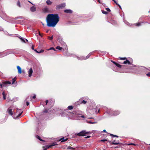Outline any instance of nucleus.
<instances>
[{"mask_svg": "<svg viewBox=\"0 0 150 150\" xmlns=\"http://www.w3.org/2000/svg\"><path fill=\"white\" fill-rule=\"evenodd\" d=\"M56 48L57 49L61 50L62 49V47H60L59 46H57L56 47Z\"/></svg>", "mask_w": 150, "mask_h": 150, "instance_id": "30", "label": "nucleus"}, {"mask_svg": "<svg viewBox=\"0 0 150 150\" xmlns=\"http://www.w3.org/2000/svg\"><path fill=\"white\" fill-rule=\"evenodd\" d=\"M114 64H115L116 65V64H117V63H116V62H114V61H112Z\"/></svg>", "mask_w": 150, "mask_h": 150, "instance_id": "55", "label": "nucleus"}, {"mask_svg": "<svg viewBox=\"0 0 150 150\" xmlns=\"http://www.w3.org/2000/svg\"><path fill=\"white\" fill-rule=\"evenodd\" d=\"M67 140V138H66V139H64V137H63L61 138L60 139V140L61 141V142H63L66 141Z\"/></svg>", "mask_w": 150, "mask_h": 150, "instance_id": "20", "label": "nucleus"}, {"mask_svg": "<svg viewBox=\"0 0 150 150\" xmlns=\"http://www.w3.org/2000/svg\"><path fill=\"white\" fill-rule=\"evenodd\" d=\"M16 79H17V78H16V77H15L14 78H13L12 79V84H14V82L16 81Z\"/></svg>", "mask_w": 150, "mask_h": 150, "instance_id": "24", "label": "nucleus"}, {"mask_svg": "<svg viewBox=\"0 0 150 150\" xmlns=\"http://www.w3.org/2000/svg\"><path fill=\"white\" fill-rule=\"evenodd\" d=\"M67 149H71V150H74V148L70 146H69L68 147H67Z\"/></svg>", "mask_w": 150, "mask_h": 150, "instance_id": "33", "label": "nucleus"}, {"mask_svg": "<svg viewBox=\"0 0 150 150\" xmlns=\"http://www.w3.org/2000/svg\"><path fill=\"white\" fill-rule=\"evenodd\" d=\"M81 117L83 118H85V117L84 115H81Z\"/></svg>", "mask_w": 150, "mask_h": 150, "instance_id": "58", "label": "nucleus"}, {"mask_svg": "<svg viewBox=\"0 0 150 150\" xmlns=\"http://www.w3.org/2000/svg\"><path fill=\"white\" fill-rule=\"evenodd\" d=\"M48 100H47L46 101L45 103H46V105H47V103H48Z\"/></svg>", "mask_w": 150, "mask_h": 150, "instance_id": "54", "label": "nucleus"}, {"mask_svg": "<svg viewBox=\"0 0 150 150\" xmlns=\"http://www.w3.org/2000/svg\"><path fill=\"white\" fill-rule=\"evenodd\" d=\"M146 75H147V76L148 77H150V72L146 74Z\"/></svg>", "mask_w": 150, "mask_h": 150, "instance_id": "46", "label": "nucleus"}, {"mask_svg": "<svg viewBox=\"0 0 150 150\" xmlns=\"http://www.w3.org/2000/svg\"><path fill=\"white\" fill-rule=\"evenodd\" d=\"M106 10L108 11H110V8H106Z\"/></svg>", "mask_w": 150, "mask_h": 150, "instance_id": "44", "label": "nucleus"}, {"mask_svg": "<svg viewBox=\"0 0 150 150\" xmlns=\"http://www.w3.org/2000/svg\"><path fill=\"white\" fill-rule=\"evenodd\" d=\"M128 145H134V146H136V144H133V143H130V144H128Z\"/></svg>", "mask_w": 150, "mask_h": 150, "instance_id": "43", "label": "nucleus"}, {"mask_svg": "<svg viewBox=\"0 0 150 150\" xmlns=\"http://www.w3.org/2000/svg\"><path fill=\"white\" fill-rule=\"evenodd\" d=\"M60 8H61V7L60 5L57 6H56V9H58Z\"/></svg>", "mask_w": 150, "mask_h": 150, "instance_id": "32", "label": "nucleus"}, {"mask_svg": "<svg viewBox=\"0 0 150 150\" xmlns=\"http://www.w3.org/2000/svg\"><path fill=\"white\" fill-rule=\"evenodd\" d=\"M57 145V143L56 142H54L52 144L50 145H49V146H48V147H51V146H55V145Z\"/></svg>", "mask_w": 150, "mask_h": 150, "instance_id": "23", "label": "nucleus"}, {"mask_svg": "<svg viewBox=\"0 0 150 150\" xmlns=\"http://www.w3.org/2000/svg\"><path fill=\"white\" fill-rule=\"evenodd\" d=\"M107 113L110 115L115 116L119 114L120 112L118 111L113 112L111 109H108L107 111Z\"/></svg>", "mask_w": 150, "mask_h": 150, "instance_id": "3", "label": "nucleus"}, {"mask_svg": "<svg viewBox=\"0 0 150 150\" xmlns=\"http://www.w3.org/2000/svg\"><path fill=\"white\" fill-rule=\"evenodd\" d=\"M110 135L111 136H112V137H118V136H117V135H114L112 134H110Z\"/></svg>", "mask_w": 150, "mask_h": 150, "instance_id": "40", "label": "nucleus"}, {"mask_svg": "<svg viewBox=\"0 0 150 150\" xmlns=\"http://www.w3.org/2000/svg\"><path fill=\"white\" fill-rule=\"evenodd\" d=\"M2 95H3V98L4 100H5L6 99V95H5L4 92V91L2 93Z\"/></svg>", "mask_w": 150, "mask_h": 150, "instance_id": "26", "label": "nucleus"}, {"mask_svg": "<svg viewBox=\"0 0 150 150\" xmlns=\"http://www.w3.org/2000/svg\"><path fill=\"white\" fill-rule=\"evenodd\" d=\"M23 17L22 16H19L17 18H20V19H23Z\"/></svg>", "mask_w": 150, "mask_h": 150, "instance_id": "48", "label": "nucleus"}, {"mask_svg": "<svg viewBox=\"0 0 150 150\" xmlns=\"http://www.w3.org/2000/svg\"><path fill=\"white\" fill-rule=\"evenodd\" d=\"M17 68L18 69V71L19 74H21V68L18 66H17Z\"/></svg>", "mask_w": 150, "mask_h": 150, "instance_id": "12", "label": "nucleus"}, {"mask_svg": "<svg viewBox=\"0 0 150 150\" xmlns=\"http://www.w3.org/2000/svg\"><path fill=\"white\" fill-rule=\"evenodd\" d=\"M60 5L61 7V8H62L64 7L65 6V3H64L62 4H60Z\"/></svg>", "mask_w": 150, "mask_h": 150, "instance_id": "29", "label": "nucleus"}, {"mask_svg": "<svg viewBox=\"0 0 150 150\" xmlns=\"http://www.w3.org/2000/svg\"><path fill=\"white\" fill-rule=\"evenodd\" d=\"M71 113L70 112H68V114H67V115H69L70 114H71Z\"/></svg>", "mask_w": 150, "mask_h": 150, "instance_id": "56", "label": "nucleus"}, {"mask_svg": "<svg viewBox=\"0 0 150 150\" xmlns=\"http://www.w3.org/2000/svg\"><path fill=\"white\" fill-rule=\"evenodd\" d=\"M3 30V28L1 27H0V31Z\"/></svg>", "mask_w": 150, "mask_h": 150, "instance_id": "52", "label": "nucleus"}, {"mask_svg": "<svg viewBox=\"0 0 150 150\" xmlns=\"http://www.w3.org/2000/svg\"><path fill=\"white\" fill-rule=\"evenodd\" d=\"M118 6H119V7L120 8H121V6H120V5H119L118 4V5H117Z\"/></svg>", "mask_w": 150, "mask_h": 150, "instance_id": "62", "label": "nucleus"}, {"mask_svg": "<svg viewBox=\"0 0 150 150\" xmlns=\"http://www.w3.org/2000/svg\"><path fill=\"white\" fill-rule=\"evenodd\" d=\"M123 63L124 64H131L130 62L128 60H127L126 61L124 62Z\"/></svg>", "mask_w": 150, "mask_h": 150, "instance_id": "13", "label": "nucleus"}, {"mask_svg": "<svg viewBox=\"0 0 150 150\" xmlns=\"http://www.w3.org/2000/svg\"><path fill=\"white\" fill-rule=\"evenodd\" d=\"M81 113H82V112L81 111H79L77 112H76V113L75 115L76 116H78L79 117H80V116L79 115H81Z\"/></svg>", "mask_w": 150, "mask_h": 150, "instance_id": "14", "label": "nucleus"}, {"mask_svg": "<svg viewBox=\"0 0 150 150\" xmlns=\"http://www.w3.org/2000/svg\"><path fill=\"white\" fill-rule=\"evenodd\" d=\"M112 0L115 3V4H116L117 5H118V3H117V1H116L115 0Z\"/></svg>", "mask_w": 150, "mask_h": 150, "instance_id": "45", "label": "nucleus"}, {"mask_svg": "<svg viewBox=\"0 0 150 150\" xmlns=\"http://www.w3.org/2000/svg\"><path fill=\"white\" fill-rule=\"evenodd\" d=\"M73 106H69L68 107V108L69 110H71L73 109Z\"/></svg>", "mask_w": 150, "mask_h": 150, "instance_id": "31", "label": "nucleus"}, {"mask_svg": "<svg viewBox=\"0 0 150 150\" xmlns=\"http://www.w3.org/2000/svg\"><path fill=\"white\" fill-rule=\"evenodd\" d=\"M39 35L40 36H41L42 37V36L41 35V34L40 33V32H39Z\"/></svg>", "mask_w": 150, "mask_h": 150, "instance_id": "60", "label": "nucleus"}, {"mask_svg": "<svg viewBox=\"0 0 150 150\" xmlns=\"http://www.w3.org/2000/svg\"><path fill=\"white\" fill-rule=\"evenodd\" d=\"M124 22L127 25H130V24L127 21H124Z\"/></svg>", "mask_w": 150, "mask_h": 150, "instance_id": "38", "label": "nucleus"}, {"mask_svg": "<svg viewBox=\"0 0 150 150\" xmlns=\"http://www.w3.org/2000/svg\"><path fill=\"white\" fill-rule=\"evenodd\" d=\"M35 51L37 53H38V51H37L36 50H35Z\"/></svg>", "mask_w": 150, "mask_h": 150, "instance_id": "64", "label": "nucleus"}, {"mask_svg": "<svg viewBox=\"0 0 150 150\" xmlns=\"http://www.w3.org/2000/svg\"><path fill=\"white\" fill-rule=\"evenodd\" d=\"M107 139H102L101 140V142H104L105 141H107Z\"/></svg>", "mask_w": 150, "mask_h": 150, "instance_id": "47", "label": "nucleus"}, {"mask_svg": "<svg viewBox=\"0 0 150 150\" xmlns=\"http://www.w3.org/2000/svg\"><path fill=\"white\" fill-rule=\"evenodd\" d=\"M7 112L11 116H12L14 112L13 109H12L11 108H9L7 110Z\"/></svg>", "mask_w": 150, "mask_h": 150, "instance_id": "5", "label": "nucleus"}, {"mask_svg": "<svg viewBox=\"0 0 150 150\" xmlns=\"http://www.w3.org/2000/svg\"><path fill=\"white\" fill-rule=\"evenodd\" d=\"M92 52H91L89 54H88L87 56L86 57H78V56H76L77 58L79 60H82L83 59H86L88 58L92 54Z\"/></svg>", "mask_w": 150, "mask_h": 150, "instance_id": "4", "label": "nucleus"}, {"mask_svg": "<svg viewBox=\"0 0 150 150\" xmlns=\"http://www.w3.org/2000/svg\"><path fill=\"white\" fill-rule=\"evenodd\" d=\"M54 103V101L53 100H51L50 102V103L51 105V107H52Z\"/></svg>", "mask_w": 150, "mask_h": 150, "instance_id": "19", "label": "nucleus"}, {"mask_svg": "<svg viewBox=\"0 0 150 150\" xmlns=\"http://www.w3.org/2000/svg\"><path fill=\"white\" fill-rule=\"evenodd\" d=\"M12 53V52H11V51L9 52H8V53H7V54H6V55H8V54H10V53Z\"/></svg>", "mask_w": 150, "mask_h": 150, "instance_id": "49", "label": "nucleus"}, {"mask_svg": "<svg viewBox=\"0 0 150 150\" xmlns=\"http://www.w3.org/2000/svg\"><path fill=\"white\" fill-rule=\"evenodd\" d=\"M11 82L9 81H6L5 82H3V86L4 87H6L7 84H11Z\"/></svg>", "mask_w": 150, "mask_h": 150, "instance_id": "9", "label": "nucleus"}, {"mask_svg": "<svg viewBox=\"0 0 150 150\" xmlns=\"http://www.w3.org/2000/svg\"><path fill=\"white\" fill-rule=\"evenodd\" d=\"M47 111H48L47 110H45L44 111V112H47Z\"/></svg>", "mask_w": 150, "mask_h": 150, "instance_id": "57", "label": "nucleus"}, {"mask_svg": "<svg viewBox=\"0 0 150 150\" xmlns=\"http://www.w3.org/2000/svg\"><path fill=\"white\" fill-rule=\"evenodd\" d=\"M48 8L47 7H45L43 9V11L44 13H46L48 12Z\"/></svg>", "mask_w": 150, "mask_h": 150, "instance_id": "15", "label": "nucleus"}, {"mask_svg": "<svg viewBox=\"0 0 150 150\" xmlns=\"http://www.w3.org/2000/svg\"><path fill=\"white\" fill-rule=\"evenodd\" d=\"M36 98V95H34V96H33L32 98L33 99H35Z\"/></svg>", "mask_w": 150, "mask_h": 150, "instance_id": "50", "label": "nucleus"}, {"mask_svg": "<svg viewBox=\"0 0 150 150\" xmlns=\"http://www.w3.org/2000/svg\"><path fill=\"white\" fill-rule=\"evenodd\" d=\"M35 51L37 53H38V51H37L36 50H35Z\"/></svg>", "mask_w": 150, "mask_h": 150, "instance_id": "63", "label": "nucleus"}, {"mask_svg": "<svg viewBox=\"0 0 150 150\" xmlns=\"http://www.w3.org/2000/svg\"><path fill=\"white\" fill-rule=\"evenodd\" d=\"M33 73V69L32 68H31L30 69H29L28 70V74L29 77H31V76Z\"/></svg>", "mask_w": 150, "mask_h": 150, "instance_id": "7", "label": "nucleus"}, {"mask_svg": "<svg viewBox=\"0 0 150 150\" xmlns=\"http://www.w3.org/2000/svg\"><path fill=\"white\" fill-rule=\"evenodd\" d=\"M115 65L119 68H121V65L117 63Z\"/></svg>", "mask_w": 150, "mask_h": 150, "instance_id": "37", "label": "nucleus"}, {"mask_svg": "<svg viewBox=\"0 0 150 150\" xmlns=\"http://www.w3.org/2000/svg\"><path fill=\"white\" fill-rule=\"evenodd\" d=\"M36 138H37L39 140H40L41 141H43V142L45 141H44L43 140H42V139H41V138H40V137H39V136H38V135H37L36 136Z\"/></svg>", "mask_w": 150, "mask_h": 150, "instance_id": "27", "label": "nucleus"}, {"mask_svg": "<svg viewBox=\"0 0 150 150\" xmlns=\"http://www.w3.org/2000/svg\"><path fill=\"white\" fill-rule=\"evenodd\" d=\"M141 23H138L134 24H132V25H134L137 26H140L141 25Z\"/></svg>", "mask_w": 150, "mask_h": 150, "instance_id": "21", "label": "nucleus"}, {"mask_svg": "<svg viewBox=\"0 0 150 150\" xmlns=\"http://www.w3.org/2000/svg\"><path fill=\"white\" fill-rule=\"evenodd\" d=\"M86 101L84 100H81V99H80V100L78 102H77L76 103L78 105H80L81 103H83V104H85L86 103Z\"/></svg>", "mask_w": 150, "mask_h": 150, "instance_id": "8", "label": "nucleus"}, {"mask_svg": "<svg viewBox=\"0 0 150 150\" xmlns=\"http://www.w3.org/2000/svg\"><path fill=\"white\" fill-rule=\"evenodd\" d=\"M87 122L89 123H90V124H95L96 123V122H92L91 121H87Z\"/></svg>", "mask_w": 150, "mask_h": 150, "instance_id": "34", "label": "nucleus"}, {"mask_svg": "<svg viewBox=\"0 0 150 150\" xmlns=\"http://www.w3.org/2000/svg\"><path fill=\"white\" fill-rule=\"evenodd\" d=\"M53 50L54 51H56V50H55L54 48L53 47H51L50 48L47 50Z\"/></svg>", "mask_w": 150, "mask_h": 150, "instance_id": "35", "label": "nucleus"}, {"mask_svg": "<svg viewBox=\"0 0 150 150\" xmlns=\"http://www.w3.org/2000/svg\"><path fill=\"white\" fill-rule=\"evenodd\" d=\"M23 111L22 109H18V108H17V112H16L15 115L13 116V118L16 119L18 118L22 114V113Z\"/></svg>", "mask_w": 150, "mask_h": 150, "instance_id": "2", "label": "nucleus"}, {"mask_svg": "<svg viewBox=\"0 0 150 150\" xmlns=\"http://www.w3.org/2000/svg\"><path fill=\"white\" fill-rule=\"evenodd\" d=\"M20 38L21 39V41L23 42H25V40H26L27 42L28 41V40L26 39H24L22 38Z\"/></svg>", "mask_w": 150, "mask_h": 150, "instance_id": "18", "label": "nucleus"}, {"mask_svg": "<svg viewBox=\"0 0 150 150\" xmlns=\"http://www.w3.org/2000/svg\"><path fill=\"white\" fill-rule=\"evenodd\" d=\"M112 144L115 145H117L120 144L119 142H117L115 140L113 141Z\"/></svg>", "mask_w": 150, "mask_h": 150, "instance_id": "17", "label": "nucleus"}, {"mask_svg": "<svg viewBox=\"0 0 150 150\" xmlns=\"http://www.w3.org/2000/svg\"><path fill=\"white\" fill-rule=\"evenodd\" d=\"M46 3L48 5H50L52 4V2L50 0H48L46 1Z\"/></svg>", "mask_w": 150, "mask_h": 150, "instance_id": "16", "label": "nucleus"}, {"mask_svg": "<svg viewBox=\"0 0 150 150\" xmlns=\"http://www.w3.org/2000/svg\"><path fill=\"white\" fill-rule=\"evenodd\" d=\"M53 38V36H52L51 37H49L48 39L51 40H52Z\"/></svg>", "mask_w": 150, "mask_h": 150, "instance_id": "42", "label": "nucleus"}, {"mask_svg": "<svg viewBox=\"0 0 150 150\" xmlns=\"http://www.w3.org/2000/svg\"><path fill=\"white\" fill-rule=\"evenodd\" d=\"M44 52V50H41L40 51H38V53H40L42 52Z\"/></svg>", "mask_w": 150, "mask_h": 150, "instance_id": "39", "label": "nucleus"}, {"mask_svg": "<svg viewBox=\"0 0 150 150\" xmlns=\"http://www.w3.org/2000/svg\"><path fill=\"white\" fill-rule=\"evenodd\" d=\"M90 137V136H88L87 137H86V138H89Z\"/></svg>", "mask_w": 150, "mask_h": 150, "instance_id": "59", "label": "nucleus"}, {"mask_svg": "<svg viewBox=\"0 0 150 150\" xmlns=\"http://www.w3.org/2000/svg\"><path fill=\"white\" fill-rule=\"evenodd\" d=\"M29 103L28 102H26V105L27 106H28L29 105Z\"/></svg>", "mask_w": 150, "mask_h": 150, "instance_id": "53", "label": "nucleus"}, {"mask_svg": "<svg viewBox=\"0 0 150 150\" xmlns=\"http://www.w3.org/2000/svg\"><path fill=\"white\" fill-rule=\"evenodd\" d=\"M61 115L63 117H64L66 116L65 115V112H62L61 113H60Z\"/></svg>", "mask_w": 150, "mask_h": 150, "instance_id": "28", "label": "nucleus"}, {"mask_svg": "<svg viewBox=\"0 0 150 150\" xmlns=\"http://www.w3.org/2000/svg\"><path fill=\"white\" fill-rule=\"evenodd\" d=\"M64 12L67 13H72V11L70 9H66L64 11Z\"/></svg>", "mask_w": 150, "mask_h": 150, "instance_id": "11", "label": "nucleus"}, {"mask_svg": "<svg viewBox=\"0 0 150 150\" xmlns=\"http://www.w3.org/2000/svg\"><path fill=\"white\" fill-rule=\"evenodd\" d=\"M64 46L66 47L67 46V45H66V44L65 43H64Z\"/></svg>", "mask_w": 150, "mask_h": 150, "instance_id": "61", "label": "nucleus"}, {"mask_svg": "<svg viewBox=\"0 0 150 150\" xmlns=\"http://www.w3.org/2000/svg\"><path fill=\"white\" fill-rule=\"evenodd\" d=\"M49 146V145H47V146L44 147L43 148V150H46L47 149L50 148V147H48Z\"/></svg>", "mask_w": 150, "mask_h": 150, "instance_id": "25", "label": "nucleus"}, {"mask_svg": "<svg viewBox=\"0 0 150 150\" xmlns=\"http://www.w3.org/2000/svg\"><path fill=\"white\" fill-rule=\"evenodd\" d=\"M89 133V132H86L85 131H82L79 132V133H78L77 134V135L78 136H84L86 134H87Z\"/></svg>", "mask_w": 150, "mask_h": 150, "instance_id": "6", "label": "nucleus"}, {"mask_svg": "<svg viewBox=\"0 0 150 150\" xmlns=\"http://www.w3.org/2000/svg\"><path fill=\"white\" fill-rule=\"evenodd\" d=\"M59 20V17L57 14H49L46 18L47 25L49 27H54Z\"/></svg>", "mask_w": 150, "mask_h": 150, "instance_id": "1", "label": "nucleus"}, {"mask_svg": "<svg viewBox=\"0 0 150 150\" xmlns=\"http://www.w3.org/2000/svg\"><path fill=\"white\" fill-rule=\"evenodd\" d=\"M120 59L122 60H125L126 59V57H123V58L120 57Z\"/></svg>", "mask_w": 150, "mask_h": 150, "instance_id": "41", "label": "nucleus"}, {"mask_svg": "<svg viewBox=\"0 0 150 150\" xmlns=\"http://www.w3.org/2000/svg\"><path fill=\"white\" fill-rule=\"evenodd\" d=\"M0 86H1V88H2L3 87H4L3 86V82L2 83V84H0Z\"/></svg>", "mask_w": 150, "mask_h": 150, "instance_id": "51", "label": "nucleus"}, {"mask_svg": "<svg viewBox=\"0 0 150 150\" xmlns=\"http://www.w3.org/2000/svg\"><path fill=\"white\" fill-rule=\"evenodd\" d=\"M102 13L103 14H106L108 13L107 12L105 11H103V10L102 11Z\"/></svg>", "mask_w": 150, "mask_h": 150, "instance_id": "36", "label": "nucleus"}, {"mask_svg": "<svg viewBox=\"0 0 150 150\" xmlns=\"http://www.w3.org/2000/svg\"><path fill=\"white\" fill-rule=\"evenodd\" d=\"M17 5L19 7H21V5L19 1H18L17 3Z\"/></svg>", "mask_w": 150, "mask_h": 150, "instance_id": "22", "label": "nucleus"}, {"mask_svg": "<svg viewBox=\"0 0 150 150\" xmlns=\"http://www.w3.org/2000/svg\"><path fill=\"white\" fill-rule=\"evenodd\" d=\"M36 10V8L33 6L31 7L30 8V10L32 12H35Z\"/></svg>", "mask_w": 150, "mask_h": 150, "instance_id": "10", "label": "nucleus"}]
</instances>
